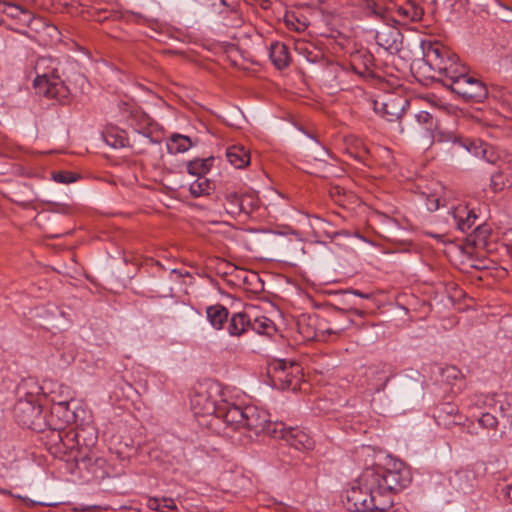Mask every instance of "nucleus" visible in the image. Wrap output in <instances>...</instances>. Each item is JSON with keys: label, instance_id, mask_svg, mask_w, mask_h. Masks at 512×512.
<instances>
[{"label": "nucleus", "instance_id": "nucleus-39", "mask_svg": "<svg viewBox=\"0 0 512 512\" xmlns=\"http://www.w3.org/2000/svg\"><path fill=\"white\" fill-rule=\"evenodd\" d=\"M374 372L376 374L382 375L381 377H379V380L382 381V383L375 388V391L379 392L383 390L384 387L386 386L387 382L389 381V376H387L384 371L375 370Z\"/></svg>", "mask_w": 512, "mask_h": 512}, {"label": "nucleus", "instance_id": "nucleus-8", "mask_svg": "<svg viewBox=\"0 0 512 512\" xmlns=\"http://www.w3.org/2000/svg\"><path fill=\"white\" fill-rule=\"evenodd\" d=\"M409 101L401 93H385L373 100V109L387 121H396L401 118Z\"/></svg>", "mask_w": 512, "mask_h": 512}, {"label": "nucleus", "instance_id": "nucleus-33", "mask_svg": "<svg viewBox=\"0 0 512 512\" xmlns=\"http://www.w3.org/2000/svg\"><path fill=\"white\" fill-rule=\"evenodd\" d=\"M52 179L61 184H70L76 181V177L73 173L68 171H56L52 173Z\"/></svg>", "mask_w": 512, "mask_h": 512}, {"label": "nucleus", "instance_id": "nucleus-34", "mask_svg": "<svg viewBox=\"0 0 512 512\" xmlns=\"http://www.w3.org/2000/svg\"><path fill=\"white\" fill-rule=\"evenodd\" d=\"M365 58H366V60L363 62V64H364V69L363 70H360L359 65L357 64L356 59L354 60V62L352 64V67L355 70V72L358 73L361 76L370 75V73H371V65H372V63H371V56L368 55V56H365Z\"/></svg>", "mask_w": 512, "mask_h": 512}, {"label": "nucleus", "instance_id": "nucleus-5", "mask_svg": "<svg viewBox=\"0 0 512 512\" xmlns=\"http://www.w3.org/2000/svg\"><path fill=\"white\" fill-rule=\"evenodd\" d=\"M130 125L134 127L132 135L130 134V149L134 153H143L153 143L152 119L147 113L130 104Z\"/></svg>", "mask_w": 512, "mask_h": 512}, {"label": "nucleus", "instance_id": "nucleus-26", "mask_svg": "<svg viewBox=\"0 0 512 512\" xmlns=\"http://www.w3.org/2000/svg\"><path fill=\"white\" fill-rule=\"evenodd\" d=\"M211 189H212L211 182L203 176L198 177L194 182H192L190 184V188H189L190 193L194 197L208 195L210 193Z\"/></svg>", "mask_w": 512, "mask_h": 512}, {"label": "nucleus", "instance_id": "nucleus-38", "mask_svg": "<svg viewBox=\"0 0 512 512\" xmlns=\"http://www.w3.org/2000/svg\"><path fill=\"white\" fill-rule=\"evenodd\" d=\"M328 151L327 149L324 147V146H321V145H316V149L314 151V158L316 160H320V161H324L325 160V156H328Z\"/></svg>", "mask_w": 512, "mask_h": 512}, {"label": "nucleus", "instance_id": "nucleus-6", "mask_svg": "<svg viewBox=\"0 0 512 512\" xmlns=\"http://www.w3.org/2000/svg\"><path fill=\"white\" fill-rule=\"evenodd\" d=\"M300 365L293 361L274 360L267 367V375L274 387L296 389L302 373Z\"/></svg>", "mask_w": 512, "mask_h": 512}, {"label": "nucleus", "instance_id": "nucleus-32", "mask_svg": "<svg viewBox=\"0 0 512 512\" xmlns=\"http://www.w3.org/2000/svg\"><path fill=\"white\" fill-rule=\"evenodd\" d=\"M458 60L455 61V66H452V68H450L449 70L447 71H442V74H439L440 76H442V78H440L439 80L443 83V85L445 87L448 88V79H450V77L452 78L453 76H461V75H465V69L463 67H460L457 63Z\"/></svg>", "mask_w": 512, "mask_h": 512}, {"label": "nucleus", "instance_id": "nucleus-47", "mask_svg": "<svg viewBox=\"0 0 512 512\" xmlns=\"http://www.w3.org/2000/svg\"><path fill=\"white\" fill-rule=\"evenodd\" d=\"M109 156L112 157V158H125V154H123V155L119 154L118 155L117 153H114V154H111Z\"/></svg>", "mask_w": 512, "mask_h": 512}, {"label": "nucleus", "instance_id": "nucleus-13", "mask_svg": "<svg viewBox=\"0 0 512 512\" xmlns=\"http://www.w3.org/2000/svg\"><path fill=\"white\" fill-rule=\"evenodd\" d=\"M402 34L396 27L384 25L376 31V43L390 53L400 51L402 46Z\"/></svg>", "mask_w": 512, "mask_h": 512}, {"label": "nucleus", "instance_id": "nucleus-24", "mask_svg": "<svg viewBox=\"0 0 512 512\" xmlns=\"http://www.w3.org/2000/svg\"><path fill=\"white\" fill-rule=\"evenodd\" d=\"M191 146V139L181 134H173L167 142V150L170 154L186 152Z\"/></svg>", "mask_w": 512, "mask_h": 512}, {"label": "nucleus", "instance_id": "nucleus-16", "mask_svg": "<svg viewBox=\"0 0 512 512\" xmlns=\"http://www.w3.org/2000/svg\"><path fill=\"white\" fill-rule=\"evenodd\" d=\"M452 218L457 228L466 233L474 226L477 215L473 210H469L466 206H459L453 209Z\"/></svg>", "mask_w": 512, "mask_h": 512}, {"label": "nucleus", "instance_id": "nucleus-40", "mask_svg": "<svg viewBox=\"0 0 512 512\" xmlns=\"http://www.w3.org/2000/svg\"><path fill=\"white\" fill-rule=\"evenodd\" d=\"M6 462H3L2 464L4 466H8V465H11L12 463H14L17 459L16 457V454L14 452V450H11V451H8V455L6 457H4Z\"/></svg>", "mask_w": 512, "mask_h": 512}, {"label": "nucleus", "instance_id": "nucleus-11", "mask_svg": "<svg viewBox=\"0 0 512 512\" xmlns=\"http://www.w3.org/2000/svg\"><path fill=\"white\" fill-rule=\"evenodd\" d=\"M3 12L9 17L23 19V21L35 31H38L39 26H42L47 29V33L51 37H53L54 34H59L56 26L46 24L41 18L32 17L27 10L22 9L17 5L4 3Z\"/></svg>", "mask_w": 512, "mask_h": 512}, {"label": "nucleus", "instance_id": "nucleus-36", "mask_svg": "<svg viewBox=\"0 0 512 512\" xmlns=\"http://www.w3.org/2000/svg\"><path fill=\"white\" fill-rule=\"evenodd\" d=\"M461 371L455 366H447L442 369V376L447 380H456L461 377Z\"/></svg>", "mask_w": 512, "mask_h": 512}, {"label": "nucleus", "instance_id": "nucleus-4", "mask_svg": "<svg viewBox=\"0 0 512 512\" xmlns=\"http://www.w3.org/2000/svg\"><path fill=\"white\" fill-rule=\"evenodd\" d=\"M365 470L373 474L376 490L392 500L393 494L407 487L412 480L409 468L401 461L389 460L386 466L376 465Z\"/></svg>", "mask_w": 512, "mask_h": 512}, {"label": "nucleus", "instance_id": "nucleus-2", "mask_svg": "<svg viewBox=\"0 0 512 512\" xmlns=\"http://www.w3.org/2000/svg\"><path fill=\"white\" fill-rule=\"evenodd\" d=\"M373 474L363 471L358 486L346 492L347 509L353 512H390L394 500L376 490Z\"/></svg>", "mask_w": 512, "mask_h": 512}, {"label": "nucleus", "instance_id": "nucleus-22", "mask_svg": "<svg viewBox=\"0 0 512 512\" xmlns=\"http://www.w3.org/2000/svg\"><path fill=\"white\" fill-rule=\"evenodd\" d=\"M104 140L115 152L124 150L127 143L126 132L118 130L115 127H110L104 134Z\"/></svg>", "mask_w": 512, "mask_h": 512}, {"label": "nucleus", "instance_id": "nucleus-31", "mask_svg": "<svg viewBox=\"0 0 512 512\" xmlns=\"http://www.w3.org/2000/svg\"><path fill=\"white\" fill-rule=\"evenodd\" d=\"M500 421L501 420L491 412L482 413L481 417L478 419L482 427L493 430L497 428Z\"/></svg>", "mask_w": 512, "mask_h": 512}, {"label": "nucleus", "instance_id": "nucleus-12", "mask_svg": "<svg viewBox=\"0 0 512 512\" xmlns=\"http://www.w3.org/2000/svg\"><path fill=\"white\" fill-rule=\"evenodd\" d=\"M276 439L285 440L297 450H310L314 446V440L304 430L298 427H287L283 423V429L277 433Z\"/></svg>", "mask_w": 512, "mask_h": 512}, {"label": "nucleus", "instance_id": "nucleus-41", "mask_svg": "<svg viewBox=\"0 0 512 512\" xmlns=\"http://www.w3.org/2000/svg\"><path fill=\"white\" fill-rule=\"evenodd\" d=\"M345 193V190L340 186H334L330 190V194L333 198L340 197Z\"/></svg>", "mask_w": 512, "mask_h": 512}, {"label": "nucleus", "instance_id": "nucleus-28", "mask_svg": "<svg viewBox=\"0 0 512 512\" xmlns=\"http://www.w3.org/2000/svg\"><path fill=\"white\" fill-rule=\"evenodd\" d=\"M52 412L62 414L65 423H70L75 420V412L70 409V402L68 400L55 403L52 407Z\"/></svg>", "mask_w": 512, "mask_h": 512}, {"label": "nucleus", "instance_id": "nucleus-37", "mask_svg": "<svg viewBox=\"0 0 512 512\" xmlns=\"http://www.w3.org/2000/svg\"><path fill=\"white\" fill-rule=\"evenodd\" d=\"M448 140L452 141L453 144H458L469 152L471 151V146H474V144L470 143L469 140H463L461 137L454 134H449Z\"/></svg>", "mask_w": 512, "mask_h": 512}, {"label": "nucleus", "instance_id": "nucleus-30", "mask_svg": "<svg viewBox=\"0 0 512 512\" xmlns=\"http://www.w3.org/2000/svg\"><path fill=\"white\" fill-rule=\"evenodd\" d=\"M364 10L368 16L384 19L386 17L387 9L373 0H366L364 3Z\"/></svg>", "mask_w": 512, "mask_h": 512}, {"label": "nucleus", "instance_id": "nucleus-21", "mask_svg": "<svg viewBox=\"0 0 512 512\" xmlns=\"http://www.w3.org/2000/svg\"><path fill=\"white\" fill-rule=\"evenodd\" d=\"M250 326V319L247 314L243 312L234 313L229 321L227 330L229 335L239 337L244 334Z\"/></svg>", "mask_w": 512, "mask_h": 512}, {"label": "nucleus", "instance_id": "nucleus-25", "mask_svg": "<svg viewBox=\"0 0 512 512\" xmlns=\"http://www.w3.org/2000/svg\"><path fill=\"white\" fill-rule=\"evenodd\" d=\"M212 160L213 158L196 159L190 161L187 165V170L190 174L201 177L209 171Z\"/></svg>", "mask_w": 512, "mask_h": 512}, {"label": "nucleus", "instance_id": "nucleus-46", "mask_svg": "<svg viewBox=\"0 0 512 512\" xmlns=\"http://www.w3.org/2000/svg\"><path fill=\"white\" fill-rule=\"evenodd\" d=\"M243 279H244V281H250L253 279H258V276L255 273H250L249 275L243 276Z\"/></svg>", "mask_w": 512, "mask_h": 512}, {"label": "nucleus", "instance_id": "nucleus-23", "mask_svg": "<svg viewBox=\"0 0 512 512\" xmlns=\"http://www.w3.org/2000/svg\"><path fill=\"white\" fill-rule=\"evenodd\" d=\"M396 13L400 21H418L423 16V9L413 2H406L404 5L397 6Z\"/></svg>", "mask_w": 512, "mask_h": 512}, {"label": "nucleus", "instance_id": "nucleus-17", "mask_svg": "<svg viewBox=\"0 0 512 512\" xmlns=\"http://www.w3.org/2000/svg\"><path fill=\"white\" fill-rule=\"evenodd\" d=\"M248 200H252V195L240 196L235 192H229L225 194L224 207L228 214L237 216L242 211L246 210V203Z\"/></svg>", "mask_w": 512, "mask_h": 512}, {"label": "nucleus", "instance_id": "nucleus-19", "mask_svg": "<svg viewBox=\"0 0 512 512\" xmlns=\"http://www.w3.org/2000/svg\"><path fill=\"white\" fill-rule=\"evenodd\" d=\"M226 157L237 169L244 168L250 163V154L243 146L233 145L227 148Z\"/></svg>", "mask_w": 512, "mask_h": 512}, {"label": "nucleus", "instance_id": "nucleus-15", "mask_svg": "<svg viewBox=\"0 0 512 512\" xmlns=\"http://www.w3.org/2000/svg\"><path fill=\"white\" fill-rule=\"evenodd\" d=\"M39 412L40 409L35 405L33 397L25 400L19 399L14 407V415L22 425L29 426Z\"/></svg>", "mask_w": 512, "mask_h": 512}, {"label": "nucleus", "instance_id": "nucleus-48", "mask_svg": "<svg viewBox=\"0 0 512 512\" xmlns=\"http://www.w3.org/2000/svg\"><path fill=\"white\" fill-rule=\"evenodd\" d=\"M169 502H170V503H169V504H167L166 506H167L169 509H174L176 506H175V504L173 503V501H172V500H169Z\"/></svg>", "mask_w": 512, "mask_h": 512}, {"label": "nucleus", "instance_id": "nucleus-43", "mask_svg": "<svg viewBox=\"0 0 512 512\" xmlns=\"http://www.w3.org/2000/svg\"><path fill=\"white\" fill-rule=\"evenodd\" d=\"M348 292H349V293H352V294H354V295H356V296H358V297L364 298V299H370V298L372 297V295H371V294H369V293H363V292H361V291H359V290H350V291H348Z\"/></svg>", "mask_w": 512, "mask_h": 512}, {"label": "nucleus", "instance_id": "nucleus-49", "mask_svg": "<svg viewBox=\"0 0 512 512\" xmlns=\"http://www.w3.org/2000/svg\"><path fill=\"white\" fill-rule=\"evenodd\" d=\"M499 411H500L501 413H503V412H504V409H503V407H502V406H500V407H499ZM503 418H504V414H501V419H503Z\"/></svg>", "mask_w": 512, "mask_h": 512}, {"label": "nucleus", "instance_id": "nucleus-27", "mask_svg": "<svg viewBox=\"0 0 512 512\" xmlns=\"http://www.w3.org/2000/svg\"><path fill=\"white\" fill-rule=\"evenodd\" d=\"M250 326L255 332L268 336L273 335L276 331L274 323L266 317L255 319L253 323L250 322Z\"/></svg>", "mask_w": 512, "mask_h": 512}, {"label": "nucleus", "instance_id": "nucleus-50", "mask_svg": "<svg viewBox=\"0 0 512 512\" xmlns=\"http://www.w3.org/2000/svg\"><path fill=\"white\" fill-rule=\"evenodd\" d=\"M475 231L480 232V231H481V228L478 226V227H476Z\"/></svg>", "mask_w": 512, "mask_h": 512}, {"label": "nucleus", "instance_id": "nucleus-9", "mask_svg": "<svg viewBox=\"0 0 512 512\" xmlns=\"http://www.w3.org/2000/svg\"><path fill=\"white\" fill-rule=\"evenodd\" d=\"M190 404L195 416L212 417L209 421L210 425H215L219 421L222 422L220 410H224L226 406H231L228 402L216 405V401L212 398L210 392L202 388L193 393Z\"/></svg>", "mask_w": 512, "mask_h": 512}, {"label": "nucleus", "instance_id": "nucleus-29", "mask_svg": "<svg viewBox=\"0 0 512 512\" xmlns=\"http://www.w3.org/2000/svg\"><path fill=\"white\" fill-rule=\"evenodd\" d=\"M415 120L418 125L422 126L427 132H432L437 127L434 117L427 111H420L417 113L415 115Z\"/></svg>", "mask_w": 512, "mask_h": 512}, {"label": "nucleus", "instance_id": "nucleus-44", "mask_svg": "<svg viewBox=\"0 0 512 512\" xmlns=\"http://www.w3.org/2000/svg\"><path fill=\"white\" fill-rule=\"evenodd\" d=\"M505 495L512 501V483L506 485Z\"/></svg>", "mask_w": 512, "mask_h": 512}, {"label": "nucleus", "instance_id": "nucleus-51", "mask_svg": "<svg viewBox=\"0 0 512 512\" xmlns=\"http://www.w3.org/2000/svg\"><path fill=\"white\" fill-rule=\"evenodd\" d=\"M326 331H327L328 333H333V331H332V330H330V329H327Z\"/></svg>", "mask_w": 512, "mask_h": 512}, {"label": "nucleus", "instance_id": "nucleus-18", "mask_svg": "<svg viewBox=\"0 0 512 512\" xmlns=\"http://www.w3.org/2000/svg\"><path fill=\"white\" fill-rule=\"evenodd\" d=\"M269 57L278 69L287 67L290 60L288 48L281 42H273L270 45Z\"/></svg>", "mask_w": 512, "mask_h": 512}, {"label": "nucleus", "instance_id": "nucleus-14", "mask_svg": "<svg viewBox=\"0 0 512 512\" xmlns=\"http://www.w3.org/2000/svg\"><path fill=\"white\" fill-rule=\"evenodd\" d=\"M434 418L439 426L452 428L463 425L467 420L466 416L459 413L458 407L453 403H442L437 407Z\"/></svg>", "mask_w": 512, "mask_h": 512}, {"label": "nucleus", "instance_id": "nucleus-7", "mask_svg": "<svg viewBox=\"0 0 512 512\" xmlns=\"http://www.w3.org/2000/svg\"><path fill=\"white\" fill-rule=\"evenodd\" d=\"M448 88L466 101L482 102L488 95L486 85L468 74L448 79Z\"/></svg>", "mask_w": 512, "mask_h": 512}, {"label": "nucleus", "instance_id": "nucleus-42", "mask_svg": "<svg viewBox=\"0 0 512 512\" xmlns=\"http://www.w3.org/2000/svg\"><path fill=\"white\" fill-rule=\"evenodd\" d=\"M257 207V201L256 199L252 196V200H248V203H246V210H244L243 212L248 214L250 213L251 211H253V209Z\"/></svg>", "mask_w": 512, "mask_h": 512}, {"label": "nucleus", "instance_id": "nucleus-1", "mask_svg": "<svg viewBox=\"0 0 512 512\" xmlns=\"http://www.w3.org/2000/svg\"><path fill=\"white\" fill-rule=\"evenodd\" d=\"M220 413L225 429L231 431L246 429L254 435L266 434L277 438V433L283 429V422H271L269 413L256 406L240 407L231 404L220 410Z\"/></svg>", "mask_w": 512, "mask_h": 512}, {"label": "nucleus", "instance_id": "nucleus-10", "mask_svg": "<svg viewBox=\"0 0 512 512\" xmlns=\"http://www.w3.org/2000/svg\"><path fill=\"white\" fill-rule=\"evenodd\" d=\"M423 60L432 70L442 74V71H447L455 66V61L458 58L444 46L429 44L424 50Z\"/></svg>", "mask_w": 512, "mask_h": 512}, {"label": "nucleus", "instance_id": "nucleus-3", "mask_svg": "<svg viewBox=\"0 0 512 512\" xmlns=\"http://www.w3.org/2000/svg\"><path fill=\"white\" fill-rule=\"evenodd\" d=\"M34 71L36 77L33 85L39 95L59 102L67 99L69 90L59 76L58 62L55 59L39 57L36 60Z\"/></svg>", "mask_w": 512, "mask_h": 512}, {"label": "nucleus", "instance_id": "nucleus-45", "mask_svg": "<svg viewBox=\"0 0 512 512\" xmlns=\"http://www.w3.org/2000/svg\"><path fill=\"white\" fill-rule=\"evenodd\" d=\"M439 208V199H434L432 205L428 207L429 210H437Z\"/></svg>", "mask_w": 512, "mask_h": 512}, {"label": "nucleus", "instance_id": "nucleus-20", "mask_svg": "<svg viewBox=\"0 0 512 512\" xmlns=\"http://www.w3.org/2000/svg\"><path fill=\"white\" fill-rule=\"evenodd\" d=\"M206 316L210 324L217 330L223 328L225 322L228 321L229 312L226 307L216 304L207 307Z\"/></svg>", "mask_w": 512, "mask_h": 512}, {"label": "nucleus", "instance_id": "nucleus-35", "mask_svg": "<svg viewBox=\"0 0 512 512\" xmlns=\"http://www.w3.org/2000/svg\"><path fill=\"white\" fill-rule=\"evenodd\" d=\"M490 187L494 192H498L504 189V177L501 173H496L492 175L490 180Z\"/></svg>", "mask_w": 512, "mask_h": 512}]
</instances>
